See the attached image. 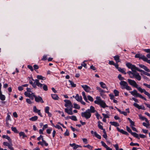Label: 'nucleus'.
Listing matches in <instances>:
<instances>
[{
	"instance_id": "1",
	"label": "nucleus",
	"mask_w": 150,
	"mask_h": 150,
	"mask_svg": "<svg viewBox=\"0 0 150 150\" xmlns=\"http://www.w3.org/2000/svg\"><path fill=\"white\" fill-rule=\"evenodd\" d=\"M127 81L130 85L137 88L141 93H144V94L147 96L150 99V94L146 91L145 89H142L140 87H138V85L134 81L128 79H127Z\"/></svg>"
},
{
	"instance_id": "2",
	"label": "nucleus",
	"mask_w": 150,
	"mask_h": 150,
	"mask_svg": "<svg viewBox=\"0 0 150 150\" xmlns=\"http://www.w3.org/2000/svg\"><path fill=\"white\" fill-rule=\"evenodd\" d=\"M95 104H98L103 108H108V106L106 105L105 103L102 100L99 96H97L96 97V100L94 101Z\"/></svg>"
},
{
	"instance_id": "3",
	"label": "nucleus",
	"mask_w": 150,
	"mask_h": 150,
	"mask_svg": "<svg viewBox=\"0 0 150 150\" xmlns=\"http://www.w3.org/2000/svg\"><path fill=\"white\" fill-rule=\"evenodd\" d=\"M120 84L122 89H125L128 91H130L132 89L131 87L128 86V84L126 81H121Z\"/></svg>"
},
{
	"instance_id": "4",
	"label": "nucleus",
	"mask_w": 150,
	"mask_h": 150,
	"mask_svg": "<svg viewBox=\"0 0 150 150\" xmlns=\"http://www.w3.org/2000/svg\"><path fill=\"white\" fill-rule=\"evenodd\" d=\"M129 92L132 95L135 97H139L146 101V98L142 96L141 94L138 93L136 90H134L133 91H130Z\"/></svg>"
},
{
	"instance_id": "5",
	"label": "nucleus",
	"mask_w": 150,
	"mask_h": 150,
	"mask_svg": "<svg viewBox=\"0 0 150 150\" xmlns=\"http://www.w3.org/2000/svg\"><path fill=\"white\" fill-rule=\"evenodd\" d=\"M81 115L82 117L86 119H89L91 116V114L89 112V110H86L85 112H81Z\"/></svg>"
},
{
	"instance_id": "6",
	"label": "nucleus",
	"mask_w": 150,
	"mask_h": 150,
	"mask_svg": "<svg viewBox=\"0 0 150 150\" xmlns=\"http://www.w3.org/2000/svg\"><path fill=\"white\" fill-rule=\"evenodd\" d=\"M126 65L128 68L131 69L132 71L137 72L136 71H137L138 68L136 67L135 65H132L130 63H127L126 64Z\"/></svg>"
},
{
	"instance_id": "7",
	"label": "nucleus",
	"mask_w": 150,
	"mask_h": 150,
	"mask_svg": "<svg viewBox=\"0 0 150 150\" xmlns=\"http://www.w3.org/2000/svg\"><path fill=\"white\" fill-rule=\"evenodd\" d=\"M32 86L35 88H36V86L41 88H42L43 84L40 83L38 79H36L34 81V83Z\"/></svg>"
},
{
	"instance_id": "8",
	"label": "nucleus",
	"mask_w": 150,
	"mask_h": 150,
	"mask_svg": "<svg viewBox=\"0 0 150 150\" xmlns=\"http://www.w3.org/2000/svg\"><path fill=\"white\" fill-rule=\"evenodd\" d=\"M134 57L136 58H138L140 59H142L144 61H145L146 58V57L144 55L140 53H138L136 54Z\"/></svg>"
},
{
	"instance_id": "9",
	"label": "nucleus",
	"mask_w": 150,
	"mask_h": 150,
	"mask_svg": "<svg viewBox=\"0 0 150 150\" xmlns=\"http://www.w3.org/2000/svg\"><path fill=\"white\" fill-rule=\"evenodd\" d=\"M64 102L65 103L64 106L66 107H71V108L73 107V105L71 103V101L69 100H64Z\"/></svg>"
},
{
	"instance_id": "10",
	"label": "nucleus",
	"mask_w": 150,
	"mask_h": 150,
	"mask_svg": "<svg viewBox=\"0 0 150 150\" xmlns=\"http://www.w3.org/2000/svg\"><path fill=\"white\" fill-rule=\"evenodd\" d=\"M24 95L26 97H28L31 98V99L33 100V97L35 96L34 94L33 93H30L27 92H25L24 93Z\"/></svg>"
},
{
	"instance_id": "11",
	"label": "nucleus",
	"mask_w": 150,
	"mask_h": 150,
	"mask_svg": "<svg viewBox=\"0 0 150 150\" xmlns=\"http://www.w3.org/2000/svg\"><path fill=\"white\" fill-rule=\"evenodd\" d=\"M81 87L83 89L84 91L87 92H90L91 89L90 87L87 85H81Z\"/></svg>"
},
{
	"instance_id": "12",
	"label": "nucleus",
	"mask_w": 150,
	"mask_h": 150,
	"mask_svg": "<svg viewBox=\"0 0 150 150\" xmlns=\"http://www.w3.org/2000/svg\"><path fill=\"white\" fill-rule=\"evenodd\" d=\"M133 105L139 110L142 109L143 110H145V108L143 105H139L136 103H134L133 104Z\"/></svg>"
},
{
	"instance_id": "13",
	"label": "nucleus",
	"mask_w": 150,
	"mask_h": 150,
	"mask_svg": "<svg viewBox=\"0 0 150 150\" xmlns=\"http://www.w3.org/2000/svg\"><path fill=\"white\" fill-rule=\"evenodd\" d=\"M35 101L37 102H40L41 103L44 102L42 97L40 96H34Z\"/></svg>"
},
{
	"instance_id": "14",
	"label": "nucleus",
	"mask_w": 150,
	"mask_h": 150,
	"mask_svg": "<svg viewBox=\"0 0 150 150\" xmlns=\"http://www.w3.org/2000/svg\"><path fill=\"white\" fill-rule=\"evenodd\" d=\"M33 111L34 112L37 113L39 115L40 117H42V116L40 112V110H38L35 106H34L33 107Z\"/></svg>"
},
{
	"instance_id": "15",
	"label": "nucleus",
	"mask_w": 150,
	"mask_h": 150,
	"mask_svg": "<svg viewBox=\"0 0 150 150\" xmlns=\"http://www.w3.org/2000/svg\"><path fill=\"white\" fill-rule=\"evenodd\" d=\"M38 144L42 146H43L44 145L45 146H48V143L46 142V141L44 140V139H42V142L40 141L38 143Z\"/></svg>"
},
{
	"instance_id": "16",
	"label": "nucleus",
	"mask_w": 150,
	"mask_h": 150,
	"mask_svg": "<svg viewBox=\"0 0 150 150\" xmlns=\"http://www.w3.org/2000/svg\"><path fill=\"white\" fill-rule=\"evenodd\" d=\"M133 78H135L138 81H140L141 80V77L139 74L137 72H135Z\"/></svg>"
},
{
	"instance_id": "17",
	"label": "nucleus",
	"mask_w": 150,
	"mask_h": 150,
	"mask_svg": "<svg viewBox=\"0 0 150 150\" xmlns=\"http://www.w3.org/2000/svg\"><path fill=\"white\" fill-rule=\"evenodd\" d=\"M64 110L65 112L69 115H72L73 114L72 111V109L71 108L69 109L66 108Z\"/></svg>"
},
{
	"instance_id": "18",
	"label": "nucleus",
	"mask_w": 150,
	"mask_h": 150,
	"mask_svg": "<svg viewBox=\"0 0 150 150\" xmlns=\"http://www.w3.org/2000/svg\"><path fill=\"white\" fill-rule=\"evenodd\" d=\"M49 107L46 106L45 108V111L46 113L48 114V115L49 117H51L52 116V114L49 112Z\"/></svg>"
},
{
	"instance_id": "19",
	"label": "nucleus",
	"mask_w": 150,
	"mask_h": 150,
	"mask_svg": "<svg viewBox=\"0 0 150 150\" xmlns=\"http://www.w3.org/2000/svg\"><path fill=\"white\" fill-rule=\"evenodd\" d=\"M139 66L142 68L145 71L148 72H150V70L146 66L143 64H139Z\"/></svg>"
},
{
	"instance_id": "20",
	"label": "nucleus",
	"mask_w": 150,
	"mask_h": 150,
	"mask_svg": "<svg viewBox=\"0 0 150 150\" xmlns=\"http://www.w3.org/2000/svg\"><path fill=\"white\" fill-rule=\"evenodd\" d=\"M117 130L120 132L127 135H128V133L127 132L124 131L123 129H120L118 127H117Z\"/></svg>"
},
{
	"instance_id": "21",
	"label": "nucleus",
	"mask_w": 150,
	"mask_h": 150,
	"mask_svg": "<svg viewBox=\"0 0 150 150\" xmlns=\"http://www.w3.org/2000/svg\"><path fill=\"white\" fill-rule=\"evenodd\" d=\"M75 98L76 100L79 102L81 101L82 99V96H79L78 94H76V96L75 97Z\"/></svg>"
},
{
	"instance_id": "22",
	"label": "nucleus",
	"mask_w": 150,
	"mask_h": 150,
	"mask_svg": "<svg viewBox=\"0 0 150 150\" xmlns=\"http://www.w3.org/2000/svg\"><path fill=\"white\" fill-rule=\"evenodd\" d=\"M87 110H89V112H90V113H94L96 111L94 107L92 106L90 107V109H88Z\"/></svg>"
},
{
	"instance_id": "23",
	"label": "nucleus",
	"mask_w": 150,
	"mask_h": 150,
	"mask_svg": "<svg viewBox=\"0 0 150 150\" xmlns=\"http://www.w3.org/2000/svg\"><path fill=\"white\" fill-rule=\"evenodd\" d=\"M143 50L147 53H149V54H147L146 57L148 58H150V49H144Z\"/></svg>"
},
{
	"instance_id": "24",
	"label": "nucleus",
	"mask_w": 150,
	"mask_h": 150,
	"mask_svg": "<svg viewBox=\"0 0 150 150\" xmlns=\"http://www.w3.org/2000/svg\"><path fill=\"white\" fill-rule=\"evenodd\" d=\"M135 72H132L129 71L127 72V73L129 75V77L131 78H133V75Z\"/></svg>"
},
{
	"instance_id": "25",
	"label": "nucleus",
	"mask_w": 150,
	"mask_h": 150,
	"mask_svg": "<svg viewBox=\"0 0 150 150\" xmlns=\"http://www.w3.org/2000/svg\"><path fill=\"white\" fill-rule=\"evenodd\" d=\"M2 138H5L8 140L9 142L10 143H11L12 142L11 139L7 135H3L2 136Z\"/></svg>"
},
{
	"instance_id": "26",
	"label": "nucleus",
	"mask_w": 150,
	"mask_h": 150,
	"mask_svg": "<svg viewBox=\"0 0 150 150\" xmlns=\"http://www.w3.org/2000/svg\"><path fill=\"white\" fill-rule=\"evenodd\" d=\"M51 96L52 99L54 100H57L59 98V97L57 94H52Z\"/></svg>"
},
{
	"instance_id": "27",
	"label": "nucleus",
	"mask_w": 150,
	"mask_h": 150,
	"mask_svg": "<svg viewBox=\"0 0 150 150\" xmlns=\"http://www.w3.org/2000/svg\"><path fill=\"white\" fill-rule=\"evenodd\" d=\"M114 58L115 60L116 63H117L120 62V57L118 55H117L114 57Z\"/></svg>"
},
{
	"instance_id": "28",
	"label": "nucleus",
	"mask_w": 150,
	"mask_h": 150,
	"mask_svg": "<svg viewBox=\"0 0 150 150\" xmlns=\"http://www.w3.org/2000/svg\"><path fill=\"white\" fill-rule=\"evenodd\" d=\"M139 117L140 119L142 120H145L146 122L149 123V121L148 120V119L145 117L142 116L141 115H139Z\"/></svg>"
},
{
	"instance_id": "29",
	"label": "nucleus",
	"mask_w": 150,
	"mask_h": 150,
	"mask_svg": "<svg viewBox=\"0 0 150 150\" xmlns=\"http://www.w3.org/2000/svg\"><path fill=\"white\" fill-rule=\"evenodd\" d=\"M5 96L2 94V92H0V99L2 101H4L5 100Z\"/></svg>"
},
{
	"instance_id": "30",
	"label": "nucleus",
	"mask_w": 150,
	"mask_h": 150,
	"mask_svg": "<svg viewBox=\"0 0 150 150\" xmlns=\"http://www.w3.org/2000/svg\"><path fill=\"white\" fill-rule=\"evenodd\" d=\"M110 123L112 125L115 127H117L119 126V123L115 122H110Z\"/></svg>"
},
{
	"instance_id": "31",
	"label": "nucleus",
	"mask_w": 150,
	"mask_h": 150,
	"mask_svg": "<svg viewBox=\"0 0 150 150\" xmlns=\"http://www.w3.org/2000/svg\"><path fill=\"white\" fill-rule=\"evenodd\" d=\"M19 135L20 137L22 136V138L24 139L25 137H27V136L23 132H21L19 133Z\"/></svg>"
},
{
	"instance_id": "32",
	"label": "nucleus",
	"mask_w": 150,
	"mask_h": 150,
	"mask_svg": "<svg viewBox=\"0 0 150 150\" xmlns=\"http://www.w3.org/2000/svg\"><path fill=\"white\" fill-rule=\"evenodd\" d=\"M99 84L100 86L103 88H107V87L106 86V84L103 82H101L99 83Z\"/></svg>"
},
{
	"instance_id": "33",
	"label": "nucleus",
	"mask_w": 150,
	"mask_h": 150,
	"mask_svg": "<svg viewBox=\"0 0 150 150\" xmlns=\"http://www.w3.org/2000/svg\"><path fill=\"white\" fill-rule=\"evenodd\" d=\"M67 118L71 119V120L74 121H76L77 120L76 117L75 116H68L67 117Z\"/></svg>"
},
{
	"instance_id": "34",
	"label": "nucleus",
	"mask_w": 150,
	"mask_h": 150,
	"mask_svg": "<svg viewBox=\"0 0 150 150\" xmlns=\"http://www.w3.org/2000/svg\"><path fill=\"white\" fill-rule=\"evenodd\" d=\"M118 70L119 71L121 72L122 73L124 74H126V73L125 72V69H122L120 67V68H119V69Z\"/></svg>"
},
{
	"instance_id": "35",
	"label": "nucleus",
	"mask_w": 150,
	"mask_h": 150,
	"mask_svg": "<svg viewBox=\"0 0 150 150\" xmlns=\"http://www.w3.org/2000/svg\"><path fill=\"white\" fill-rule=\"evenodd\" d=\"M38 119V117L37 116H35L29 118V120L32 121H34L37 120Z\"/></svg>"
},
{
	"instance_id": "36",
	"label": "nucleus",
	"mask_w": 150,
	"mask_h": 150,
	"mask_svg": "<svg viewBox=\"0 0 150 150\" xmlns=\"http://www.w3.org/2000/svg\"><path fill=\"white\" fill-rule=\"evenodd\" d=\"M37 78L39 79L42 80H44L46 79V78L43 77L41 75H38L37 76Z\"/></svg>"
},
{
	"instance_id": "37",
	"label": "nucleus",
	"mask_w": 150,
	"mask_h": 150,
	"mask_svg": "<svg viewBox=\"0 0 150 150\" xmlns=\"http://www.w3.org/2000/svg\"><path fill=\"white\" fill-rule=\"evenodd\" d=\"M131 134L133 136L137 138L138 139H139L140 138L138 134H137L136 133L132 132Z\"/></svg>"
},
{
	"instance_id": "38",
	"label": "nucleus",
	"mask_w": 150,
	"mask_h": 150,
	"mask_svg": "<svg viewBox=\"0 0 150 150\" xmlns=\"http://www.w3.org/2000/svg\"><path fill=\"white\" fill-rule=\"evenodd\" d=\"M106 113H107V114H105L104 113L102 114V115H103V116L104 117L103 118H109V115L108 114V113H109V112L108 111H106Z\"/></svg>"
},
{
	"instance_id": "39",
	"label": "nucleus",
	"mask_w": 150,
	"mask_h": 150,
	"mask_svg": "<svg viewBox=\"0 0 150 150\" xmlns=\"http://www.w3.org/2000/svg\"><path fill=\"white\" fill-rule=\"evenodd\" d=\"M82 95L83 97V98L85 100V101L86 102H88L87 99V97H86L85 93L84 92H83V91L82 92Z\"/></svg>"
},
{
	"instance_id": "40",
	"label": "nucleus",
	"mask_w": 150,
	"mask_h": 150,
	"mask_svg": "<svg viewBox=\"0 0 150 150\" xmlns=\"http://www.w3.org/2000/svg\"><path fill=\"white\" fill-rule=\"evenodd\" d=\"M74 108L77 109H80V106L79 105L75 103L74 104Z\"/></svg>"
},
{
	"instance_id": "41",
	"label": "nucleus",
	"mask_w": 150,
	"mask_h": 150,
	"mask_svg": "<svg viewBox=\"0 0 150 150\" xmlns=\"http://www.w3.org/2000/svg\"><path fill=\"white\" fill-rule=\"evenodd\" d=\"M42 87L44 91H47L48 90V87L46 85L44 84H43Z\"/></svg>"
},
{
	"instance_id": "42",
	"label": "nucleus",
	"mask_w": 150,
	"mask_h": 150,
	"mask_svg": "<svg viewBox=\"0 0 150 150\" xmlns=\"http://www.w3.org/2000/svg\"><path fill=\"white\" fill-rule=\"evenodd\" d=\"M94 134L95 136L99 139H101V136L99 134H98L96 132H94Z\"/></svg>"
},
{
	"instance_id": "43",
	"label": "nucleus",
	"mask_w": 150,
	"mask_h": 150,
	"mask_svg": "<svg viewBox=\"0 0 150 150\" xmlns=\"http://www.w3.org/2000/svg\"><path fill=\"white\" fill-rule=\"evenodd\" d=\"M84 147H87L90 150H92L93 149V146L89 145L88 144L87 145H84L83 146Z\"/></svg>"
},
{
	"instance_id": "44",
	"label": "nucleus",
	"mask_w": 150,
	"mask_h": 150,
	"mask_svg": "<svg viewBox=\"0 0 150 150\" xmlns=\"http://www.w3.org/2000/svg\"><path fill=\"white\" fill-rule=\"evenodd\" d=\"M69 82L70 84L71 85L72 87H76V85L75 84H74V83L73 81L70 80H69Z\"/></svg>"
},
{
	"instance_id": "45",
	"label": "nucleus",
	"mask_w": 150,
	"mask_h": 150,
	"mask_svg": "<svg viewBox=\"0 0 150 150\" xmlns=\"http://www.w3.org/2000/svg\"><path fill=\"white\" fill-rule=\"evenodd\" d=\"M114 93L115 96H119V92L117 90H114Z\"/></svg>"
},
{
	"instance_id": "46",
	"label": "nucleus",
	"mask_w": 150,
	"mask_h": 150,
	"mask_svg": "<svg viewBox=\"0 0 150 150\" xmlns=\"http://www.w3.org/2000/svg\"><path fill=\"white\" fill-rule=\"evenodd\" d=\"M118 78L119 80H121V81H122V80L125 79L123 77H122L121 75L120 74L118 75Z\"/></svg>"
},
{
	"instance_id": "47",
	"label": "nucleus",
	"mask_w": 150,
	"mask_h": 150,
	"mask_svg": "<svg viewBox=\"0 0 150 150\" xmlns=\"http://www.w3.org/2000/svg\"><path fill=\"white\" fill-rule=\"evenodd\" d=\"M129 145L130 146H139V144H138L137 143H133L132 142H131L130 143Z\"/></svg>"
},
{
	"instance_id": "48",
	"label": "nucleus",
	"mask_w": 150,
	"mask_h": 150,
	"mask_svg": "<svg viewBox=\"0 0 150 150\" xmlns=\"http://www.w3.org/2000/svg\"><path fill=\"white\" fill-rule=\"evenodd\" d=\"M100 123H101L100 121L98 122V127L100 129H103V127L102 125H100Z\"/></svg>"
},
{
	"instance_id": "49",
	"label": "nucleus",
	"mask_w": 150,
	"mask_h": 150,
	"mask_svg": "<svg viewBox=\"0 0 150 150\" xmlns=\"http://www.w3.org/2000/svg\"><path fill=\"white\" fill-rule=\"evenodd\" d=\"M87 98L88 100L91 102H93V98L90 96H87Z\"/></svg>"
},
{
	"instance_id": "50",
	"label": "nucleus",
	"mask_w": 150,
	"mask_h": 150,
	"mask_svg": "<svg viewBox=\"0 0 150 150\" xmlns=\"http://www.w3.org/2000/svg\"><path fill=\"white\" fill-rule=\"evenodd\" d=\"M95 115L97 117V119H99V118L100 117V119H102V117L100 116V115L99 114V113L98 112H96L95 114Z\"/></svg>"
},
{
	"instance_id": "51",
	"label": "nucleus",
	"mask_w": 150,
	"mask_h": 150,
	"mask_svg": "<svg viewBox=\"0 0 150 150\" xmlns=\"http://www.w3.org/2000/svg\"><path fill=\"white\" fill-rule=\"evenodd\" d=\"M126 129L127 131L129 133H130L131 134L132 133V132L131 129L127 126L126 127Z\"/></svg>"
},
{
	"instance_id": "52",
	"label": "nucleus",
	"mask_w": 150,
	"mask_h": 150,
	"mask_svg": "<svg viewBox=\"0 0 150 150\" xmlns=\"http://www.w3.org/2000/svg\"><path fill=\"white\" fill-rule=\"evenodd\" d=\"M96 89L98 90L101 93H103L104 92V91L101 88L98 87H96Z\"/></svg>"
},
{
	"instance_id": "53",
	"label": "nucleus",
	"mask_w": 150,
	"mask_h": 150,
	"mask_svg": "<svg viewBox=\"0 0 150 150\" xmlns=\"http://www.w3.org/2000/svg\"><path fill=\"white\" fill-rule=\"evenodd\" d=\"M11 129L12 131H13L15 133H17L18 132V131L17 129L15 127H11Z\"/></svg>"
},
{
	"instance_id": "54",
	"label": "nucleus",
	"mask_w": 150,
	"mask_h": 150,
	"mask_svg": "<svg viewBox=\"0 0 150 150\" xmlns=\"http://www.w3.org/2000/svg\"><path fill=\"white\" fill-rule=\"evenodd\" d=\"M47 59V55H44L41 59L42 61H45Z\"/></svg>"
},
{
	"instance_id": "55",
	"label": "nucleus",
	"mask_w": 150,
	"mask_h": 150,
	"mask_svg": "<svg viewBox=\"0 0 150 150\" xmlns=\"http://www.w3.org/2000/svg\"><path fill=\"white\" fill-rule=\"evenodd\" d=\"M6 122L8 121L9 120H11L10 116L8 113L7 114V116L6 117Z\"/></svg>"
},
{
	"instance_id": "56",
	"label": "nucleus",
	"mask_w": 150,
	"mask_h": 150,
	"mask_svg": "<svg viewBox=\"0 0 150 150\" xmlns=\"http://www.w3.org/2000/svg\"><path fill=\"white\" fill-rule=\"evenodd\" d=\"M10 143V145L8 146V148L11 150H13L14 148L12 147V142Z\"/></svg>"
},
{
	"instance_id": "57",
	"label": "nucleus",
	"mask_w": 150,
	"mask_h": 150,
	"mask_svg": "<svg viewBox=\"0 0 150 150\" xmlns=\"http://www.w3.org/2000/svg\"><path fill=\"white\" fill-rule=\"evenodd\" d=\"M101 143L102 145L105 148L108 146L107 145H106L105 143L104 142L101 141Z\"/></svg>"
},
{
	"instance_id": "58",
	"label": "nucleus",
	"mask_w": 150,
	"mask_h": 150,
	"mask_svg": "<svg viewBox=\"0 0 150 150\" xmlns=\"http://www.w3.org/2000/svg\"><path fill=\"white\" fill-rule=\"evenodd\" d=\"M52 130V128H50V129H47L46 131L47 132L48 134H50L51 131Z\"/></svg>"
},
{
	"instance_id": "59",
	"label": "nucleus",
	"mask_w": 150,
	"mask_h": 150,
	"mask_svg": "<svg viewBox=\"0 0 150 150\" xmlns=\"http://www.w3.org/2000/svg\"><path fill=\"white\" fill-rule=\"evenodd\" d=\"M3 144L4 146H7L8 147L10 144L6 142H4L3 143Z\"/></svg>"
},
{
	"instance_id": "60",
	"label": "nucleus",
	"mask_w": 150,
	"mask_h": 150,
	"mask_svg": "<svg viewBox=\"0 0 150 150\" xmlns=\"http://www.w3.org/2000/svg\"><path fill=\"white\" fill-rule=\"evenodd\" d=\"M64 135L65 136H68L69 134V132L68 131L67 129H66L65 132L64 133Z\"/></svg>"
},
{
	"instance_id": "61",
	"label": "nucleus",
	"mask_w": 150,
	"mask_h": 150,
	"mask_svg": "<svg viewBox=\"0 0 150 150\" xmlns=\"http://www.w3.org/2000/svg\"><path fill=\"white\" fill-rule=\"evenodd\" d=\"M28 68L30 69L31 71H33V69L32 66L30 65H28Z\"/></svg>"
},
{
	"instance_id": "62",
	"label": "nucleus",
	"mask_w": 150,
	"mask_h": 150,
	"mask_svg": "<svg viewBox=\"0 0 150 150\" xmlns=\"http://www.w3.org/2000/svg\"><path fill=\"white\" fill-rule=\"evenodd\" d=\"M113 146L115 148L116 150H118V149H119V147L118 144H113Z\"/></svg>"
},
{
	"instance_id": "63",
	"label": "nucleus",
	"mask_w": 150,
	"mask_h": 150,
	"mask_svg": "<svg viewBox=\"0 0 150 150\" xmlns=\"http://www.w3.org/2000/svg\"><path fill=\"white\" fill-rule=\"evenodd\" d=\"M13 116L15 118H17L18 116L16 112H13Z\"/></svg>"
},
{
	"instance_id": "64",
	"label": "nucleus",
	"mask_w": 150,
	"mask_h": 150,
	"mask_svg": "<svg viewBox=\"0 0 150 150\" xmlns=\"http://www.w3.org/2000/svg\"><path fill=\"white\" fill-rule=\"evenodd\" d=\"M143 85L146 86L147 88L150 89V84L149 85L146 83H144Z\"/></svg>"
}]
</instances>
